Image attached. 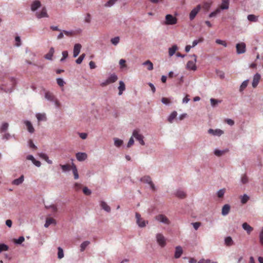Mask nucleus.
I'll return each instance as SVG.
<instances>
[{"label": "nucleus", "instance_id": "1", "mask_svg": "<svg viewBox=\"0 0 263 263\" xmlns=\"http://www.w3.org/2000/svg\"><path fill=\"white\" fill-rule=\"evenodd\" d=\"M178 20L175 16L168 14L165 15V20H164V24L165 25H174L177 24Z\"/></svg>", "mask_w": 263, "mask_h": 263}, {"label": "nucleus", "instance_id": "2", "mask_svg": "<svg viewBox=\"0 0 263 263\" xmlns=\"http://www.w3.org/2000/svg\"><path fill=\"white\" fill-rule=\"evenodd\" d=\"M156 240L158 245L162 248L166 245V239L164 236L160 233H158L156 235Z\"/></svg>", "mask_w": 263, "mask_h": 263}, {"label": "nucleus", "instance_id": "3", "mask_svg": "<svg viewBox=\"0 0 263 263\" xmlns=\"http://www.w3.org/2000/svg\"><path fill=\"white\" fill-rule=\"evenodd\" d=\"M192 57L194 58V61H190L187 62L186 68L189 70H196V55L195 54H193Z\"/></svg>", "mask_w": 263, "mask_h": 263}, {"label": "nucleus", "instance_id": "4", "mask_svg": "<svg viewBox=\"0 0 263 263\" xmlns=\"http://www.w3.org/2000/svg\"><path fill=\"white\" fill-rule=\"evenodd\" d=\"M201 9V5H198L197 6H196L195 8L193 9L192 10H191V13H190L189 15V18L191 21H193L194 20L195 17H196V15L199 13V11H200Z\"/></svg>", "mask_w": 263, "mask_h": 263}, {"label": "nucleus", "instance_id": "5", "mask_svg": "<svg viewBox=\"0 0 263 263\" xmlns=\"http://www.w3.org/2000/svg\"><path fill=\"white\" fill-rule=\"evenodd\" d=\"M155 219H156L157 221L165 224H169V223H170V221H169V220L167 217L163 214H159L155 216Z\"/></svg>", "mask_w": 263, "mask_h": 263}, {"label": "nucleus", "instance_id": "6", "mask_svg": "<svg viewBox=\"0 0 263 263\" xmlns=\"http://www.w3.org/2000/svg\"><path fill=\"white\" fill-rule=\"evenodd\" d=\"M117 79L118 78L117 77L116 75L112 74L110 76V77H108V79H107L106 81H105V82L101 84V86H102V87L106 86L110 83H112L116 82Z\"/></svg>", "mask_w": 263, "mask_h": 263}, {"label": "nucleus", "instance_id": "7", "mask_svg": "<svg viewBox=\"0 0 263 263\" xmlns=\"http://www.w3.org/2000/svg\"><path fill=\"white\" fill-rule=\"evenodd\" d=\"M136 219H137V224L141 228L145 227L146 224L147 223V221L142 219L140 217V214L138 213H136Z\"/></svg>", "mask_w": 263, "mask_h": 263}, {"label": "nucleus", "instance_id": "8", "mask_svg": "<svg viewBox=\"0 0 263 263\" xmlns=\"http://www.w3.org/2000/svg\"><path fill=\"white\" fill-rule=\"evenodd\" d=\"M133 137L135 138L137 141L140 142L141 145H144V141H143V136L139 134V132L137 130H134L133 132Z\"/></svg>", "mask_w": 263, "mask_h": 263}, {"label": "nucleus", "instance_id": "9", "mask_svg": "<svg viewBox=\"0 0 263 263\" xmlns=\"http://www.w3.org/2000/svg\"><path fill=\"white\" fill-rule=\"evenodd\" d=\"M236 48L237 54H243L246 52V44L244 43H238Z\"/></svg>", "mask_w": 263, "mask_h": 263}, {"label": "nucleus", "instance_id": "10", "mask_svg": "<svg viewBox=\"0 0 263 263\" xmlns=\"http://www.w3.org/2000/svg\"><path fill=\"white\" fill-rule=\"evenodd\" d=\"M35 15H36V17L38 18L48 17V15L47 13V10H46L45 7L42 8V10H41L40 12H36Z\"/></svg>", "mask_w": 263, "mask_h": 263}, {"label": "nucleus", "instance_id": "11", "mask_svg": "<svg viewBox=\"0 0 263 263\" xmlns=\"http://www.w3.org/2000/svg\"><path fill=\"white\" fill-rule=\"evenodd\" d=\"M141 181L144 183H146L150 185L151 188H152V190L155 191V187L154 186V184L153 183L152 181H151V177L149 176H144V177L141 178Z\"/></svg>", "mask_w": 263, "mask_h": 263}, {"label": "nucleus", "instance_id": "12", "mask_svg": "<svg viewBox=\"0 0 263 263\" xmlns=\"http://www.w3.org/2000/svg\"><path fill=\"white\" fill-rule=\"evenodd\" d=\"M229 8V0H221V5L217 9L220 10H228Z\"/></svg>", "mask_w": 263, "mask_h": 263}, {"label": "nucleus", "instance_id": "13", "mask_svg": "<svg viewBox=\"0 0 263 263\" xmlns=\"http://www.w3.org/2000/svg\"><path fill=\"white\" fill-rule=\"evenodd\" d=\"M41 6V2L39 0H35L31 4V6H30V9H31L32 11H35L37 10Z\"/></svg>", "mask_w": 263, "mask_h": 263}, {"label": "nucleus", "instance_id": "14", "mask_svg": "<svg viewBox=\"0 0 263 263\" xmlns=\"http://www.w3.org/2000/svg\"><path fill=\"white\" fill-rule=\"evenodd\" d=\"M76 158L78 161H83L87 158V155L84 153L79 152L76 154Z\"/></svg>", "mask_w": 263, "mask_h": 263}, {"label": "nucleus", "instance_id": "15", "mask_svg": "<svg viewBox=\"0 0 263 263\" xmlns=\"http://www.w3.org/2000/svg\"><path fill=\"white\" fill-rule=\"evenodd\" d=\"M260 79V76L259 73H256L254 76V79H253V82H252V86L254 88H256L259 83V80Z\"/></svg>", "mask_w": 263, "mask_h": 263}, {"label": "nucleus", "instance_id": "16", "mask_svg": "<svg viewBox=\"0 0 263 263\" xmlns=\"http://www.w3.org/2000/svg\"><path fill=\"white\" fill-rule=\"evenodd\" d=\"M209 134H210L213 136H220L222 134H223V131L220 129H209Z\"/></svg>", "mask_w": 263, "mask_h": 263}, {"label": "nucleus", "instance_id": "17", "mask_svg": "<svg viewBox=\"0 0 263 263\" xmlns=\"http://www.w3.org/2000/svg\"><path fill=\"white\" fill-rule=\"evenodd\" d=\"M81 49V45L80 44H76L74 45L73 48V57L76 58L80 53Z\"/></svg>", "mask_w": 263, "mask_h": 263}, {"label": "nucleus", "instance_id": "18", "mask_svg": "<svg viewBox=\"0 0 263 263\" xmlns=\"http://www.w3.org/2000/svg\"><path fill=\"white\" fill-rule=\"evenodd\" d=\"M51 224H56V220L52 217H48L46 218V221H45V227L48 228V227Z\"/></svg>", "mask_w": 263, "mask_h": 263}, {"label": "nucleus", "instance_id": "19", "mask_svg": "<svg viewBox=\"0 0 263 263\" xmlns=\"http://www.w3.org/2000/svg\"><path fill=\"white\" fill-rule=\"evenodd\" d=\"M24 124H25L26 127H27V130H28L29 133L33 134L34 132V128H33L30 122L25 121H24Z\"/></svg>", "mask_w": 263, "mask_h": 263}, {"label": "nucleus", "instance_id": "20", "mask_svg": "<svg viewBox=\"0 0 263 263\" xmlns=\"http://www.w3.org/2000/svg\"><path fill=\"white\" fill-rule=\"evenodd\" d=\"M242 229L247 231V233L248 234H250V233H251L253 230V228H252V227L249 225V224H248L247 222H244L242 223Z\"/></svg>", "mask_w": 263, "mask_h": 263}, {"label": "nucleus", "instance_id": "21", "mask_svg": "<svg viewBox=\"0 0 263 263\" xmlns=\"http://www.w3.org/2000/svg\"><path fill=\"white\" fill-rule=\"evenodd\" d=\"M10 84H9V87L7 88L6 92H11L15 86V80L14 78H11L9 79Z\"/></svg>", "mask_w": 263, "mask_h": 263}, {"label": "nucleus", "instance_id": "22", "mask_svg": "<svg viewBox=\"0 0 263 263\" xmlns=\"http://www.w3.org/2000/svg\"><path fill=\"white\" fill-rule=\"evenodd\" d=\"M45 99L51 102H53L55 100H57V99H55L54 96L53 95V94L49 91H47L46 92H45Z\"/></svg>", "mask_w": 263, "mask_h": 263}, {"label": "nucleus", "instance_id": "23", "mask_svg": "<svg viewBox=\"0 0 263 263\" xmlns=\"http://www.w3.org/2000/svg\"><path fill=\"white\" fill-rule=\"evenodd\" d=\"M24 180V177H23V175H22L20 178L13 180L12 182V184L16 185H19L23 183Z\"/></svg>", "mask_w": 263, "mask_h": 263}, {"label": "nucleus", "instance_id": "24", "mask_svg": "<svg viewBox=\"0 0 263 263\" xmlns=\"http://www.w3.org/2000/svg\"><path fill=\"white\" fill-rule=\"evenodd\" d=\"M182 254V249L181 247L180 246H177L176 247V251H175V258H179L181 254Z\"/></svg>", "mask_w": 263, "mask_h": 263}, {"label": "nucleus", "instance_id": "25", "mask_svg": "<svg viewBox=\"0 0 263 263\" xmlns=\"http://www.w3.org/2000/svg\"><path fill=\"white\" fill-rule=\"evenodd\" d=\"M230 211V206L228 204H224L222 207V209H221V214L223 216H226L229 213Z\"/></svg>", "mask_w": 263, "mask_h": 263}, {"label": "nucleus", "instance_id": "26", "mask_svg": "<svg viewBox=\"0 0 263 263\" xmlns=\"http://www.w3.org/2000/svg\"><path fill=\"white\" fill-rule=\"evenodd\" d=\"M143 65L147 67V69L148 71H152L154 69L153 63L151 61L147 60L145 62L143 63Z\"/></svg>", "mask_w": 263, "mask_h": 263}, {"label": "nucleus", "instance_id": "27", "mask_svg": "<svg viewBox=\"0 0 263 263\" xmlns=\"http://www.w3.org/2000/svg\"><path fill=\"white\" fill-rule=\"evenodd\" d=\"M178 49V47H177L176 45H174L173 46H172L170 49H168V55H170V57L173 56L175 52H176V50Z\"/></svg>", "mask_w": 263, "mask_h": 263}, {"label": "nucleus", "instance_id": "28", "mask_svg": "<svg viewBox=\"0 0 263 263\" xmlns=\"http://www.w3.org/2000/svg\"><path fill=\"white\" fill-rule=\"evenodd\" d=\"M176 196L180 199H183L185 198L186 195L183 191L179 190L176 191Z\"/></svg>", "mask_w": 263, "mask_h": 263}, {"label": "nucleus", "instance_id": "29", "mask_svg": "<svg viewBox=\"0 0 263 263\" xmlns=\"http://www.w3.org/2000/svg\"><path fill=\"white\" fill-rule=\"evenodd\" d=\"M247 20L251 22H257L258 21L257 16L254 14H249L247 16Z\"/></svg>", "mask_w": 263, "mask_h": 263}, {"label": "nucleus", "instance_id": "30", "mask_svg": "<svg viewBox=\"0 0 263 263\" xmlns=\"http://www.w3.org/2000/svg\"><path fill=\"white\" fill-rule=\"evenodd\" d=\"M119 95H122V92L125 90V84L122 81H119Z\"/></svg>", "mask_w": 263, "mask_h": 263}, {"label": "nucleus", "instance_id": "31", "mask_svg": "<svg viewBox=\"0 0 263 263\" xmlns=\"http://www.w3.org/2000/svg\"><path fill=\"white\" fill-rule=\"evenodd\" d=\"M54 52V50H53V48L51 47L50 48L49 51H48V53L45 54V58L47 60H51L52 58V56H53V52Z\"/></svg>", "mask_w": 263, "mask_h": 263}, {"label": "nucleus", "instance_id": "32", "mask_svg": "<svg viewBox=\"0 0 263 263\" xmlns=\"http://www.w3.org/2000/svg\"><path fill=\"white\" fill-rule=\"evenodd\" d=\"M224 243H226L227 246H231L233 245V241L232 239V238L230 236H228L224 238Z\"/></svg>", "mask_w": 263, "mask_h": 263}, {"label": "nucleus", "instance_id": "33", "mask_svg": "<svg viewBox=\"0 0 263 263\" xmlns=\"http://www.w3.org/2000/svg\"><path fill=\"white\" fill-rule=\"evenodd\" d=\"M72 173H73L74 179H78L79 175L78 174L77 166L74 164H72Z\"/></svg>", "mask_w": 263, "mask_h": 263}, {"label": "nucleus", "instance_id": "34", "mask_svg": "<svg viewBox=\"0 0 263 263\" xmlns=\"http://www.w3.org/2000/svg\"><path fill=\"white\" fill-rule=\"evenodd\" d=\"M211 2H205L203 3V5L201 6V8H202L204 11H208L209 10L210 8H211Z\"/></svg>", "mask_w": 263, "mask_h": 263}, {"label": "nucleus", "instance_id": "35", "mask_svg": "<svg viewBox=\"0 0 263 263\" xmlns=\"http://www.w3.org/2000/svg\"><path fill=\"white\" fill-rule=\"evenodd\" d=\"M101 206H102V209L104 211L107 212H110V206H109L104 201H102V202H101Z\"/></svg>", "mask_w": 263, "mask_h": 263}, {"label": "nucleus", "instance_id": "36", "mask_svg": "<svg viewBox=\"0 0 263 263\" xmlns=\"http://www.w3.org/2000/svg\"><path fill=\"white\" fill-rule=\"evenodd\" d=\"M228 152V150L220 151L219 149L215 150V155L217 157H220Z\"/></svg>", "mask_w": 263, "mask_h": 263}, {"label": "nucleus", "instance_id": "37", "mask_svg": "<svg viewBox=\"0 0 263 263\" xmlns=\"http://www.w3.org/2000/svg\"><path fill=\"white\" fill-rule=\"evenodd\" d=\"M177 116V112L176 111H173V112L170 114V117H168V121L170 122V123H172L173 120L175 119V118H176Z\"/></svg>", "mask_w": 263, "mask_h": 263}, {"label": "nucleus", "instance_id": "38", "mask_svg": "<svg viewBox=\"0 0 263 263\" xmlns=\"http://www.w3.org/2000/svg\"><path fill=\"white\" fill-rule=\"evenodd\" d=\"M122 140L116 138L114 139V144L116 147H119L122 145Z\"/></svg>", "mask_w": 263, "mask_h": 263}, {"label": "nucleus", "instance_id": "39", "mask_svg": "<svg viewBox=\"0 0 263 263\" xmlns=\"http://www.w3.org/2000/svg\"><path fill=\"white\" fill-rule=\"evenodd\" d=\"M60 166H61L62 170H63V172H66L71 170V165H70L68 164L66 165H60Z\"/></svg>", "mask_w": 263, "mask_h": 263}, {"label": "nucleus", "instance_id": "40", "mask_svg": "<svg viewBox=\"0 0 263 263\" xmlns=\"http://www.w3.org/2000/svg\"><path fill=\"white\" fill-rule=\"evenodd\" d=\"M89 241H85L83 242L82 243L81 245V252L84 251L86 248L89 245Z\"/></svg>", "mask_w": 263, "mask_h": 263}, {"label": "nucleus", "instance_id": "41", "mask_svg": "<svg viewBox=\"0 0 263 263\" xmlns=\"http://www.w3.org/2000/svg\"><path fill=\"white\" fill-rule=\"evenodd\" d=\"M64 257L63 250L61 247L58 248V258L62 259Z\"/></svg>", "mask_w": 263, "mask_h": 263}, {"label": "nucleus", "instance_id": "42", "mask_svg": "<svg viewBox=\"0 0 263 263\" xmlns=\"http://www.w3.org/2000/svg\"><path fill=\"white\" fill-rule=\"evenodd\" d=\"M36 117H37V120H39V121H45L46 119L45 115L40 113L37 114V115H36Z\"/></svg>", "mask_w": 263, "mask_h": 263}, {"label": "nucleus", "instance_id": "43", "mask_svg": "<svg viewBox=\"0 0 263 263\" xmlns=\"http://www.w3.org/2000/svg\"><path fill=\"white\" fill-rule=\"evenodd\" d=\"M247 85L248 80H245L243 82H242V84H241L240 85V87H239V91H240V92H242L244 90V89H245L246 87H247Z\"/></svg>", "mask_w": 263, "mask_h": 263}, {"label": "nucleus", "instance_id": "44", "mask_svg": "<svg viewBox=\"0 0 263 263\" xmlns=\"http://www.w3.org/2000/svg\"><path fill=\"white\" fill-rule=\"evenodd\" d=\"M221 10L220 9H216L214 11L209 14V17H213L216 16L217 14H219Z\"/></svg>", "mask_w": 263, "mask_h": 263}, {"label": "nucleus", "instance_id": "45", "mask_svg": "<svg viewBox=\"0 0 263 263\" xmlns=\"http://www.w3.org/2000/svg\"><path fill=\"white\" fill-rule=\"evenodd\" d=\"M225 193V189H222L218 191V193H217V196H218V197L219 198H222L223 196V195H224Z\"/></svg>", "mask_w": 263, "mask_h": 263}, {"label": "nucleus", "instance_id": "46", "mask_svg": "<svg viewBox=\"0 0 263 263\" xmlns=\"http://www.w3.org/2000/svg\"><path fill=\"white\" fill-rule=\"evenodd\" d=\"M202 42H203V38L202 37H200L198 40L194 41L192 43V47H194L195 46L197 45L198 43Z\"/></svg>", "mask_w": 263, "mask_h": 263}, {"label": "nucleus", "instance_id": "47", "mask_svg": "<svg viewBox=\"0 0 263 263\" xmlns=\"http://www.w3.org/2000/svg\"><path fill=\"white\" fill-rule=\"evenodd\" d=\"M84 57H85V54L84 53H83L81 55V56L79 57V58H78V59H77V60H76V63L77 64H81L82 62L83 61V59H84Z\"/></svg>", "mask_w": 263, "mask_h": 263}, {"label": "nucleus", "instance_id": "48", "mask_svg": "<svg viewBox=\"0 0 263 263\" xmlns=\"http://www.w3.org/2000/svg\"><path fill=\"white\" fill-rule=\"evenodd\" d=\"M8 247L4 244H0V253L3 251H8Z\"/></svg>", "mask_w": 263, "mask_h": 263}, {"label": "nucleus", "instance_id": "49", "mask_svg": "<svg viewBox=\"0 0 263 263\" xmlns=\"http://www.w3.org/2000/svg\"><path fill=\"white\" fill-rule=\"evenodd\" d=\"M249 200V196H248L246 194H244L243 196H242V198H241V202L242 204L246 203L247 201Z\"/></svg>", "mask_w": 263, "mask_h": 263}, {"label": "nucleus", "instance_id": "50", "mask_svg": "<svg viewBox=\"0 0 263 263\" xmlns=\"http://www.w3.org/2000/svg\"><path fill=\"white\" fill-rule=\"evenodd\" d=\"M215 42H216L217 44H219L223 46L224 47H226L227 46V43L226 42L222 40H220L219 39H217L216 41H215Z\"/></svg>", "mask_w": 263, "mask_h": 263}, {"label": "nucleus", "instance_id": "51", "mask_svg": "<svg viewBox=\"0 0 263 263\" xmlns=\"http://www.w3.org/2000/svg\"><path fill=\"white\" fill-rule=\"evenodd\" d=\"M241 182L242 184H245L248 182V178L246 175H243L241 177Z\"/></svg>", "mask_w": 263, "mask_h": 263}, {"label": "nucleus", "instance_id": "52", "mask_svg": "<svg viewBox=\"0 0 263 263\" xmlns=\"http://www.w3.org/2000/svg\"><path fill=\"white\" fill-rule=\"evenodd\" d=\"M23 241H24V237L23 236H21L19 238L14 240L15 243L19 245H21Z\"/></svg>", "mask_w": 263, "mask_h": 263}, {"label": "nucleus", "instance_id": "53", "mask_svg": "<svg viewBox=\"0 0 263 263\" xmlns=\"http://www.w3.org/2000/svg\"><path fill=\"white\" fill-rule=\"evenodd\" d=\"M57 84L60 87H63L65 84V82L61 78H58L57 80Z\"/></svg>", "mask_w": 263, "mask_h": 263}, {"label": "nucleus", "instance_id": "54", "mask_svg": "<svg viewBox=\"0 0 263 263\" xmlns=\"http://www.w3.org/2000/svg\"><path fill=\"white\" fill-rule=\"evenodd\" d=\"M115 2H116V0H109L108 1V2L105 3V7H110V6H112L114 5V4H115Z\"/></svg>", "mask_w": 263, "mask_h": 263}, {"label": "nucleus", "instance_id": "55", "mask_svg": "<svg viewBox=\"0 0 263 263\" xmlns=\"http://www.w3.org/2000/svg\"><path fill=\"white\" fill-rule=\"evenodd\" d=\"M111 42L114 45L118 44V42H119V37H115L114 38L111 39Z\"/></svg>", "mask_w": 263, "mask_h": 263}, {"label": "nucleus", "instance_id": "56", "mask_svg": "<svg viewBox=\"0 0 263 263\" xmlns=\"http://www.w3.org/2000/svg\"><path fill=\"white\" fill-rule=\"evenodd\" d=\"M119 65H120V68H121L126 67V65H125V60L123 59L119 60Z\"/></svg>", "mask_w": 263, "mask_h": 263}, {"label": "nucleus", "instance_id": "57", "mask_svg": "<svg viewBox=\"0 0 263 263\" xmlns=\"http://www.w3.org/2000/svg\"><path fill=\"white\" fill-rule=\"evenodd\" d=\"M161 102L165 105H167L170 103V100L167 98H162L161 99Z\"/></svg>", "mask_w": 263, "mask_h": 263}, {"label": "nucleus", "instance_id": "58", "mask_svg": "<svg viewBox=\"0 0 263 263\" xmlns=\"http://www.w3.org/2000/svg\"><path fill=\"white\" fill-rule=\"evenodd\" d=\"M90 21H91L90 14L89 13H87V15H86L85 19H84V22H85V23H86L87 24H89V23H90Z\"/></svg>", "mask_w": 263, "mask_h": 263}, {"label": "nucleus", "instance_id": "59", "mask_svg": "<svg viewBox=\"0 0 263 263\" xmlns=\"http://www.w3.org/2000/svg\"><path fill=\"white\" fill-rule=\"evenodd\" d=\"M8 124L7 123H3V125H2L1 132H3L6 130L8 128Z\"/></svg>", "mask_w": 263, "mask_h": 263}, {"label": "nucleus", "instance_id": "60", "mask_svg": "<svg viewBox=\"0 0 263 263\" xmlns=\"http://www.w3.org/2000/svg\"><path fill=\"white\" fill-rule=\"evenodd\" d=\"M62 54H63V58H62V59H61V60H60V61L63 62L64 60H65V59H66L67 58V57H68V51H63V53H62Z\"/></svg>", "mask_w": 263, "mask_h": 263}, {"label": "nucleus", "instance_id": "61", "mask_svg": "<svg viewBox=\"0 0 263 263\" xmlns=\"http://www.w3.org/2000/svg\"><path fill=\"white\" fill-rule=\"evenodd\" d=\"M83 192H84V194L86 195H89L91 193L90 191L86 187H84V189H83Z\"/></svg>", "mask_w": 263, "mask_h": 263}, {"label": "nucleus", "instance_id": "62", "mask_svg": "<svg viewBox=\"0 0 263 263\" xmlns=\"http://www.w3.org/2000/svg\"><path fill=\"white\" fill-rule=\"evenodd\" d=\"M210 101L211 104H212V106L213 107L217 105L218 103L220 102V101H218V100L214 99H211Z\"/></svg>", "mask_w": 263, "mask_h": 263}, {"label": "nucleus", "instance_id": "63", "mask_svg": "<svg viewBox=\"0 0 263 263\" xmlns=\"http://www.w3.org/2000/svg\"><path fill=\"white\" fill-rule=\"evenodd\" d=\"M193 227H194V229L197 230L198 229H199V227H200L201 223L200 222H194L192 223Z\"/></svg>", "mask_w": 263, "mask_h": 263}, {"label": "nucleus", "instance_id": "64", "mask_svg": "<svg viewBox=\"0 0 263 263\" xmlns=\"http://www.w3.org/2000/svg\"><path fill=\"white\" fill-rule=\"evenodd\" d=\"M259 238H260V243L263 246V230H261L259 235Z\"/></svg>", "mask_w": 263, "mask_h": 263}]
</instances>
